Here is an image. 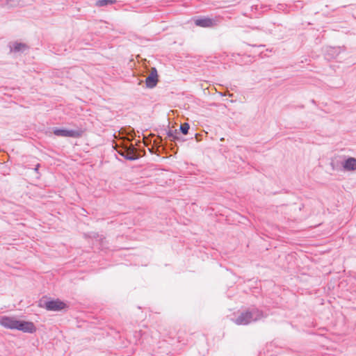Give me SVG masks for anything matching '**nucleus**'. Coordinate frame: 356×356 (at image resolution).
<instances>
[{"mask_svg":"<svg viewBox=\"0 0 356 356\" xmlns=\"http://www.w3.org/2000/svg\"><path fill=\"white\" fill-rule=\"evenodd\" d=\"M264 317V312L257 308L248 309L240 314L234 320V322L238 325H246L252 322L257 321Z\"/></svg>","mask_w":356,"mask_h":356,"instance_id":"nucleus-1","label":"nucleus"},{"mask_svg":"<svg viewBox=\"0 0 356 356\" xmlns=\"http://www.w3.org/2000/svg\"><path fill=\"white\" fill-rule=\"evenodd\" d=\"M53 133L56 136L70 137V138H79L82 136L83 131L81 130H67L65 129L55 128Z\"/></svg>","mask_w":356,"mask_h":356,"instance_id":"nucleus-2","label":"nucleus"},{"mask_svg":"<svg viewBox=\"0 0 356 356\" xmlns=\"http://www.w3.org/2000/svg\"><path fill=\"white\" fill-rule=\"evenodd\" d=\"M15 330H21L28 333H33L35 332L36 328L32 322L17 320Z\"/></svg>","mask_w":356,"mask_h":356,"instance_id":"nucleus-3","label":"nucleus"},{"mask_svg":"<svg viewBox=\"0 0 356 356\" xmlns=\"http://www.w3.org/2000/svg\"><path fill=\"white\" fill-rule=\"evenodd\" d=\"M66 304L60 300L45 302L44 307L48 311H60L65 308Z\"/></svg>","mask_w":356,"mask_h":356,"instance_id":"nucleus-4","label":"nucleus"},{"mask_svg":"<svg viewBox=\"0 0 356 356\" xmlns=\"http://www.w3.org/2000/svg\"><path fill=\"white\" fill-rule=\"evenodd\" d=\"M218 20L211 19L209 17H204L201 19H197L195 21L196 26L201 27H212L218 24Z\"/></svg>","mask_w":356,"mask_h":356,"instance_id":"nucleus-5","label":"nucleus"},{"mask_svg":"<svg viewBox=\"0 0 356 356\" xmlns=\"http://www.w3.org/2000/svg\"><path fill=\"white\" fill-rule=\"evenodd\" d=\"M17 321L15 317L1 316L0 318V324L6 328L15 330Z\"/></svg>","mask_w":356,"mask_h":356,"instance_id":"nucleus-6","label":"nucleus"},{"mask_svg":"<svg viewBox=\"0 0 356 356\" xmlns=\"http://www.w3.org/2000/svg\"><path fill=\"white\" fill-rule=\"evenodd\" d=\"M158 82V74L156 68H152L149 75L146 78L145 83L147 87L152 88L156 86Z\"/></svg>","mask_w":356,"mask_h":356,"instance_id":"nucleus-7","label":"nucleus"},{"mask_svg":"<svg viewBox=\"0 0 356 356\" xmlns=\"http://www.w3.org/2000/svg\"><path fill=\"white\" fill-rule=\"evenodd\" d=\"M136 151V148L133 145H130L129 147H126L124 151L120 152L119 153L126 159L133 161L138 158Z\"/></svg>","mask_w":356,"mask_h":356,"instance_id":"nucleus-8","label":"nucleus"},{"mask_svg":"<svg viewBox=\"0 0 356 356\" xmlns=\"http://www.w3.org/2000/svg\"><path fill=\"white\" fill-rule=\"evenodd\" d=\"M341 165L346 171L356 170V159L354 157H348L341 163Z\"/></svg>","mask_w":356,"mask_h":356,"instance_id":"nucleus-9","label":"nucleus"},{"mask_svg":"<svg viewBox=\"0 0 356 356\" xmlns=\"http://www.w3.org/2000/svg\"><path fill=\"white\" fill-rule=\"evenodd\" d=\"M27 49L26 44L20 42H15L13 44L11 47V51L18 52V51H24Z\"/></svg>","mask_w":356,"mask_h":356,"instance_id":"nucleus-10","label":"nucleus"},{"mask_svg":"<svg viewBox=\"0 0 356 356\" xmlns=\"http://www.w3.org/2000/svg\"><path fill=\"white\" fill-rule=\"evenodd\" d=\"M115 3H116V0H99L96 2V6L102 7L108 4H114Z\"/></svg>","mask_w":356,"mask_h":356,"instance_id":"nucleus-11","label":"nucleus"},{"mask_svg":"<svg viewBox=\"0 0 356 356\" xmlns=\"http://www.w3.org/2000/svg\"><path fill=\"white\" fill-rule=\"evenodd\" d=\"M178 131L177 130H169L167 132V136L170 138V140H176L179 138L178 137Z\"/></svg>","mask_w":356,"mask_h":356,"instance_id":"nucleus-12","label":"nucleus"},{"mask_svg":"<svg viewBox=\"0 0 356 356\" xmlns=\"http://www.w3.org/2000/svg\"><path fill=\"white\" fill-rule=\"evenodd\" d=\"M190 126L188 123H184L180 126V130L184 134H187L189 130Z\"/></svg>","mask_w":356,"mask_h":356,"instance_id":"nucleus-13","label":"nucleus"},{"mask_svg":"<svg viewBox=\"0 0 356 356\" xmlns=\"http://www.w3.org/2000/svg\"><path fill=\"white\" fill-rule=\"evenodd\" d=\"M38 167H39V164H38V165H37V166H36V168H35V170H38Z\"/></svg>","mask_w":356,"mask_h":356,"instance_id":"nucleus-14","label":"nucleus"}]
</instances>
